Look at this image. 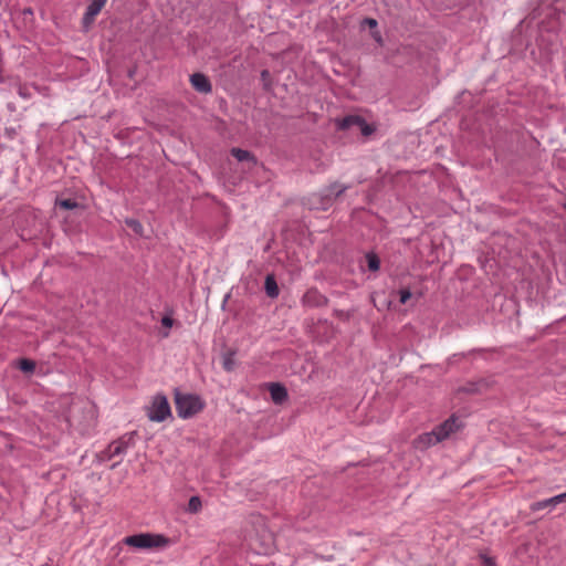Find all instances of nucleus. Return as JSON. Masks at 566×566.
<instances>
[{"mask_svg":"<svg viewBox=\"0 0 566 566\" xmlns=\"http://www.w3.org/2000/svg\"><path fill=\"white\" fill-rule=\"evenodd\" d=\"M349 187L347 185L334 182L325 188L321 193H314L308 198L311 209L326 210L334 200L343 195Z\"/></svg>","mask_w":566,"mask_h":566,"instance_id":"nucleus-1","label":"nucleus"},{"mask_svg":"<svg viewBox=\"0 0 566 566\" xmlns=\"http://www.w3.org/2000/svg\"><path fill=\"white\" fill-rule=\"evenodd\" d=\"M175 403L178 416L184 419L195 416L203 407V403L198 396L182 394L179 390L175 391Z\"/></svg>","mask_w":566,"mask_h":566,"instance_id":"nucleus-2","label":"nucleus"},{"mask_svg":"<svg viewBox=\"0 0 566 566\" xmlns=\"http://www.w3.org/2000/svg\"><path fill=\"white\" fill-rule=\"evenodd\" d=\"M124 543L138 549L159 548L168 545L169 539L164 535L140 533L124 538Z\"/></svg>","mask_w":566,"mask_h":566,"instance_id":"nucleus-3","label":"nucleus"},{"mask_svg":"<svg viewBox=\"0 0 566 566\" xmlns=\"http://www.w3.org/2000/svg\"><path fill=\"white\" fill-rule=\"evenodd\" d=\"M170 407L168 400L163 395H157L151 406L148 409V417L151 421H164L167 417L170 416Z\"/></svg>","mask_w":566,"mask_h":566,"instance_id":"nucleus-4","label":"nucleus"},{"mask_svg":"<svg viewBox=\"0 0 566 566\" xmlns=\"http://www.w3.org/2000/svg\"><path fill=\"white\" fill-rule=\"evenodd\" d=\"M462 427L459 418L455 416H451L448 420H446L442 424L436 428L437 434L440 437V440L443 441L450 438L453 433L458 432Z\"/></svg>","mask_w":566,"mask_h":566,"instance_id":"nucleus-5","label":"nucleus"},{"mask_svg":"<svg viewBox=\"0 0 566 566\" xmlns=\"http://www.w3.org/2000/svg\"><path fill=\"white\" fill-rule=\"evenodd\" d=\"M107 0H92L83 17V25L88 29L96 15L101 12Z\"/></svg>","mask_w":566,"mask_h":566,"instance_id":"nucleus-6","label":"nucleus"},{"mask_svg":"<svg viewBox=\"0 0 566 566\" xmlns=\"http://www.w3.org/2000/svg\"><path fill=\"white\" fill-rule=\"evenodd\" d=\"M438 442H441L440 437L437 434V430H432L431 432H426L421 436H419L415 444L419 449H426L429 448Z\"/></svg>","mask_w":566,"mask_h":566,"instance_id":"nucleus-7","label":"nucleus"},{"mask_svg":"<svg viewBox=\"0 0 566 566\" xmlns=\"http://www.w3.org/2000/svg\"><path fill=\"white\" fill-rule=\"evenodd\" d=\"M191 85L200 93H210L211 84L208 77L201 73H195L190 77Z\"/></svg>","mask_w":566,"mask_h":566,"instance_id":"nucleus-8","label":"nucleus"},{"mask_svg":"<svg viewBox=\"0 0 566 566\" xmlns=\"http://www.w3.org/2000/svg\"><path fill=\"white\" fill-rule=\"evenodd\" d=\"M270 394L275 403H282L287 397L286 389L280 384H271Z\"/></svg>","mask_w":566,"mask_h":566,"instance_id":"nucleus-9","label":"nucleus"},{"mask_svg":"<svg viewBox=\"0 0 566 566\" xmlns=\"http://www.w3.org/2000/svg\"><path fill=\"white\" fill-rule=\"evenodd\" d=\"M127 442L123 439L112 442L107 449L108 458H114L124 453L127 450Z\"/></svg>","mask_w":566,"mask_h":566,"instance_id":"nucleus-10","label":"nucleus"},{"mask_svg":"<svg viewBox=\"0 0 566 566\" xmlns=\"http://www.w3.org/2000/svg\"><path fill=\"white\" fill-rule=\"evenodd\" d=\"M231 154L233 157H235L239 161H250L252 164H255V158L253 155L248 151L240 148H232Z\"/></svg>","mask_w":566,"mask_h":566,"instance_id":"nucleus-11","label":"nucleus"},{"mask_svg":"<svg viewBox=\"0 0 566 566\" xmlns=\"http://www.w3.org/2000/svg\"><path fill=\"white\" fill-rule=\"evenodd\" d=\"M264 287H265L266 294L270 297H276L279 295V287H277L275 279L272 275L266 276Z\"/></svg>","mask_w":566,"mask_h":566,"instance_id":"nucleus-12","label":"nucleus"},{"mask_svg":"<svg viewBox=\"0 0 566 566\" xmlns=\"http://www.w3.org/2000/svg\"><path fill=\"white\" fill-rule=\"evenodd\" d=\"M489 387V382L485 380H480L478 382H472L463 387V390L469 394H481Z\"/></svg>","mask_w":566,"mask_h":566,"instance_id":"nucleus-13","label":"nucleus"},{"mask_svg":"<svg viewBox=\"0 0 566 566\" xmlns=\"http://www.w3.org/2000/svg\"><path fill=\"white\" fill-rule=\"evenodd\" d=\"M360 119H361V117H359V116H354V115L347 116L339 122L338 126L342 129H348L354 126L357 127L358 124L360 123Z\"/></svg>","mask_w":566,"mask_h":566,"instance_id":"nucleus-14","label":"nucleus"},{"mask_svg":"<svg viewBox=\"0 0 566 566\" xmlns=\"http://www.w3.org/2000/svg\"><path fill=\"white\" fill-rule=\"evenodd\" d=\"M556 503L553 502V497L551 499H547V500H544V501H538V502H535L531 505V510L533 512L535 511H539V510H543L545 507H551V506H555Z\"/></svg>","mask_w":566,"mask_h":566,"instance_id":"nucleus-15","label":"nucleus"},{"mask_svg":"<svg viewBox=\"0 0 566 566\" xmlns=\"http://www.w3.org/2000/svg\"><path fill=\"white\" fill-rule=\"evenodd\" d=\"M222 365H223V368H224L227 371H231V370H233L234 365H235L234 357H233V353H226V354L223 355Z\"/></svg>","mask_w":566,"mask_h":566,"instance_id":"nucleus-16","label":"nucleus"},{"mask_svg":"<svg viewBox=\"0 0 566 566\" xmlns=\"http://www.w3.org/2000/svg\"><path fill=\"white\" fill-rule=\"evenodd\" d=\"M125 223L128 228H130L136 234L143 235V226L136 219H126Z\"/></svg>","mask_w":566,"mask_h":566,"instance_id":"nucleus-17","label":"nucleus"},{"mask_svg":"<svg viewBox=\"0 0 566 566\" xmlns=\"http://www.w3.org/2000/svg\"><path fill=\"white\" fill-rule=\"evenodd\" d=\"M201 510V500L199 496H192L188 503V512L198 513Z\"/></svg>","mask_w":566,"mask_h":566,"instance_id":"nucleus-18","label":"nucleus"},{"mask_svg":"<svg viewBox=\"0 0 566 566\" xmlns=\"http://www.w3.org/2000/svg\"><path fill=\"white\" fill-rule=\"evenodd\" d=\"M19 368L23 371V373H33L34 368H35V363L33 360H30V359H21L19 361Z\"/></svg>","mask_w":566,"mask_h":566,"instance_id":"nucleus-19","label":"nucleus"},{"mask_svg":"<svg viewBox=\"0 0 566 566\" xmlns=\"http://www.w3.org/2000/svg\"><path fill=\"white\" fill-rule=\"evenodd\" d=\"M56 205L66 210H72L78 207V203L71 199L59 200L56 201Z\"/></svg>","mask_w":566,"mask_h":566,"instance_id":"nucleus-20","label":"nucleus"},{"mask_svg":"<svg viewBox=\"0 0 566 566\" xmlns=\"http://www.w3.org/2000/svg\"><path fill=\"white\" fill-rule=\"evenodd\" d=\"M368 269L370 271H377L379 269V259L375 254L367 255Z\"/></svg>","mask_w":566,"mask_h":566,"instance_id":"nucleus-21","label":"nucleus"},{"mask_svg":"<svg viewBox=\"0 0 566 566\" xmlns=\"http://www.w3.org/2000/svg\"><path fill=\"white\" fill-rule=\"evenodd\" d=\"M357 128L361 132L363 135L368 136L374 132V128L370 127L363 118L358 124Z\"/></svg>","mask_w":566,"mask_h":566,"instance_id":"nucleus-22","label":"nucleus"},{"mask_svg":"<svg viewBox=\"0 0 566 566\" xmlns=\"http://www.w3.org/2000/svg\"><path fill=\"white\" fill-rule=\"evenodd\" d=\"M399 294H400V302L402 304L407 303L408 300L411 297V292L409 290H401L399 292Z\"/></svg>","mask_w":566,"mask_h":566,"instance_id":"nucleus-23","label":"nucleus"},{"mask_svg":"<svg viewBox=\"0 0 566 566\" xmlns=\"http://www.w3.org/2000/svg\"><path fill=\"white\" fill-rule=\"evenodd\" d=\"M161 324H163L165 327L170 328V327L172 326V324H174V319H172L171 317H169V316H165V317H163V319H161Z\"/></svg>","mask_w":566,"mask_h":566,"instance_id":"nucleus-24","label":"nucleus"},{"mask_svg":"<svg viewBox=\"0 0 566 566\" xmlns=\"http://www.w3.org/2000/svg\"><path fill=\"white\" fill-rule=\"evenodd\" d=\"M566 501V492L565 493H562V494H558L556 496H553V502L557 504L562 503V502H565Z\"/></svg>","mask_w":566,"mask_h":566,"instance_id":"nucleus-25","label":"nucleus"},{"mask_svg":"<svg viewBox=\"0 0 566 566\" xmlns=\"http://www.w3.org/2000/svg\"><path fill=\"white\" fill-rule=\"evenodd\" d=\"M484 566H495L494 560L491 557L482 556Z\"/></svg>","mask_w":566,"mask_h":566,"instance_id":"nucleus-26","label":"nucleus"},{"mask_svg":"<svg viewBox=\"0 0 566 566\" xmlns=\"http://www.w3.org/2000/svg\"><path fill=\"white\" fill-rule=\"evenodd\" d=\"M365 23L368 24L370 28H374L377 25V21L375 19H366Z\"/></svg>","mask_w":566,"mask_h":566,"instance_id":"nucleus-27","label":"nucleus"},{"mask_svg":"<svg viewBox=\"0 0 566 566\" xmlns=\"http://www.w3.org/2000/svg\"><path fill=\"white\" fill-rule=\"evenodd\" d=\"M87 409H88V413L91 415V418H93V407L92 406H87Z\"/></svg>","mask_w":566,"mask_h":566,"instance_id":"nucleus-28","label":"nucleus"},{"mask_svg":"<svg viewBox=\"0 0 566 566\" xmlns=\"http://www.w3.org/2000/svg\"><path fill=\"white\" fill-rule=\"evenodd\" d=\"M268 75H269V72H268V71H263V72H262V77H263V78H265Z\"/></svg>","mask_w":566,"mask_h":566,"instance_id":"nucleus-29","label":"nucleus"},{"mask_svg":"<svg viewBox=\"0 0 566 566\" xmlns=\"http://www.w3.org/2000/svg\"><path fill=\"white\" fill-rule=\"evenodd\" d=\"M74 411H75V410L73 409V410H72V412H71V419H72V420H75Z\"/></svg>","mask_w":566,"mask_h":566,"instance_id":"nucleus-30","label":"nucleus"},{"mask_svg":"<svg viewBox=\"0 0 566 566\" xmlns=\"http://www.w3.org/2000/svg\"><path fill=\"white\" fill-rule=\"evenodd\" d=\"M270 548H271V547H270V545H269L268 547H265V549H264V552H263V553H265V554H266V553H269V552H270Z\"/></svg>","mask_w":566,"mask_h":566,"instance_id":"nucleus-31","label":"nucleus"}]
</instances>
